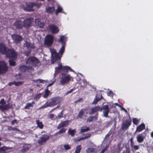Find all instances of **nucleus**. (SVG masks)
Wrapping results in <instances>:
<instances>
[{
    "label": "nucleus",
    "mask_w": 153,
    "mask_h": 153,
    "mask_svg": "<svg viewBox=\"0 0 153 153\" xmlns=\"http://www.w3.org/2000/svg\"><path fill=\"white\" fill-rule=\"evenodd\" d=\"M13 26L17 29H22L24 27V23L23 21L21 20H16L13 23Z\"/></svg>",
    "instance_id": "nucleus-10"
},
{
    "label": "nucleus",
    "mask_w": 153,
    "mask_h": 153,
    "mask_svg": "<svg viewBox=\"0 0 153 153\" xmlns=\"http://www.w3.org/2000/svg\"><path fill=\"white\" fill-rule=\"evenodd\" d=\"M65 36H62L60 37V39L59 40V42H61L62 45H65Z\"/></svg>",
    "instance_id": "nucleus-31"
},
{
    "label": "nucleus",
    "mask_w": 153,
    "mask_h": 153,
    "mask_svg": "<svg viewBox=\"0 0 153 153\" xmlns=\"http://www.w3.org/2000/svg\"><path fill=\"white\" fill-rule=\"evenodd\" d=\"M68 71H74L70 67L68 66H63L62 65V71L67 73Z\"/></svg>",
    "instance_id": "nucleus-22"
},
{
    "label": "nucleus",
    "mask_w": 153,
    "mask_h": 153,
    "mask_svg": "<svg viewBox=\"0 0 153 153\" xmlns=\"http://www.w3.org/2000/svg\"><path fill=\"white\" fill-rule=\"evenodd\" d=\"M35 5L33 3H30L26 8L25 10L27 11L30 12L33 10V7Z\"/></svg>",
    "instance_id": "nucleus-24"
},
{
    "label": "nucleus",
    "mask_w": 153,
    "mask_h": 153,
    "mask_svg": "<svg viewBox=\"0 0 153 153\" xmlns=\"http://www.w3.org/2000/svg\"><path fill=\"white\" fill-rule=\"evenodd\" d=\"M12 107V104L10 103H9L5 105H0V110L3 111L4 110H7L11 108Z\"/></svg>",
    "instance_id": "nucleus-16"
},
{
    "label": "nucleus",
    "mask_w": 153,
    "mask_h": 153,
    "mask_svg": "<svg viewBox=\"0 0 153 153\" xmlns=\"http://www.w3.org/2000/svg\"><path fill=\"white\" fill-rule=\"evenodd\" d=\"M22 147V149L21 150V152L22 153L27 152L30 148V147L27 144H25Z\"/></svg>",
    "instance_id": "nucleus-25"
},
{
    "label": "nucleus",
    "mask_w": 153,
    "mask_h": 153,
    "mask_svg": "<svg viewBox=\"0 0 153 153\" xmlns=\"http://www.w3.org/2000/svg\"><path fill=\"white\" fill-rule=\"evenodd\" d=\"M8 67L7 64L3 61H0V74L6 73L8 71Z\"/></svg>",
    "instance_id": "nucleus-5"
},
{
    "label": "nucleus",
    "mask_w": 153,
    "mask_h": 153,
    "mask_svg": "<svg viewBox=\"0 0 153 153\" xmlns=\"http://www.w3.org/2000/svg\"><path fill=\"white\" fill-rule=\"evenodd\" d=\"M101 100V99H97V98L96 97V96H95V98L93 101V104H96L97 103V102Z\"/></svg>",
    "instance_id": "nucleus-48"
},
{
    "label": "nucleus",
    "mask_w": 153,
    "mask_h": 153,
    "mask_svg": "<svg viewBox=\"0 0 153 153\" xmlns=\"http://www.w3.org/2000/svg\"><path fill=\"white\" fill-rule=\"evenodd\" d=\"M53 41V36L48 35L46 36L44 43L45 45L48 47L51 46Z\"/></svg>",
    "instance_id": "nucleus-6"
},
{
    "label": "nucleus",
    "mask_w": 153,
    "mask_h": 153,
    "mask_svg": "<svg viewBox=\"0 0 153 153\" xmlns=\"http://www.w3.org/2000/svg\"><path fill=\"white\" fill-rule=\"evenodd\" d=\"M64 147L66 150H68L71 149V146L69 145L66 144L64 145Z\"/></svg>",
    "instance_id": "nucleus-51"
},
{
    "label": "nucleus",
    "mask_w": 153,
    "mask_h": 153,
    "mask_svg": "<svg viewBox=\"0 0 153 153\" xmlns=\"http://www.w3.org/2000/svg\"><path fill=\"white\" fill-rule=\"evenodd\" d=\"M91 137V135L89 134H86L85 135L84 137H83V139H86Z\"/></svg>",
    "instance_id": "nucleus-53"
},
{
    "label": "nucleus",
    "mask_w": 153,
    "mask_h": 153,
    "mask_svg": "<svg viewBox=\"0 0 153 153\" xmlns=\"http://www.w3.org/2000/svg\"><path fill=\"white\" fill-rule=\"evenodd\" d=\"M58 63V66L55 68V73L57 74L60 73L61 71H62V65L60 63V59L59 60H57L56 62Z\"/></svg>",
    "instance_id": "nucleus-17"
},
{
    "label": "nucleus",
    "mask_w": 153,
    "mask_h": 153,
    "mask_svg": "<svg viewBox=\"0 0 153 153\" xmlns=\"http://www.w3.org/2000/svg\"><path fill=\"white\" fill-rule=\"evenodd\" d=\"M102 110V108L99 106H96L91 109V111L89 112V114H94L95 112L98 111H101Z\"/></svg>",
    "instance_id": "nucleus-18"
},
{
    "label": "nucleus",
    "mask_w": 153,
    "mask_h": 153,
    "mask_svg": "<svg viewBox=\"0 0 153 153\" xmlns=\"http://www.w3.org/2000/svg\"><path fill=\"white\" fill-rule=\"evenodd\" d=\"M14 83H15V81H14L13 82H9L8 83V85L9 86H11L13 85V84L14 85Z\"/></svg>",
    "instance_id": "nucleus-59"
},
{
    "label": "nucleus",
    "mask_w": 153,
    "mask_h": 153,
    "mask_svg": "<svg viewBox=\"0 0 153 153\" xmlns=\"http://www.w3.org/2000/svg\"><path fill=\"white\" fill-rule=\"evenodd\" d=\"M62 11V8L59 6H58L56 10L55 14L56 15H58V13H61Z\"/></svg>",
    "instance_id": "nucleus-35"
},
{
    "label": "nucleus",
    "mask_w": 153,
    "mask_h": 153,
    "mask_svg": "<svg viewBox=\"0 0 153 153\" xmlns=\"http://www.w3.org/2000/svg\"><path fill=\"white\" fill-rule=\"evenodd\" d=\"M96 97L97 98V99H99V98L100 99H101V100L102 99V94H97V95H96Z\"/></svg>",
    "instance_id": "nucleus-56"
},
{
    "label": "nucleus",
    "mask_w": 153,
    "mask_h": 153,
    "mask_svg": "<svg viewBox=\"0 0 153 153\" xmlns=\"http://www.w3.org/2000/svg\"><path fill=\"white\" fill-rule=\"evenodd\" d=\"M54 83V82H52L50 83H49L47 86V88L49 86H51L53 85V84Z\"/></svg>",
    "instance_id": "nucleus-61"
},
{
    "label": "nucleus",
    "mask_w": 153,
    "mask_h": 153,
    "mask_svg": "<svg viewBox=\"0 0 153 153\" xmlns=\"http://www.w3.org/2000/svg\"><path fill=\"white\" fill-rule=\"evenodd\" d=\"M19 71L22 72H25L26 71H33V69L30 66H27L25 65H22L20 66L19 68Z\"/></svg>",
    "instance_id": "nucleus-11"
},
{
    "label": "nucleus",
    "mask_w": 153,
    "mask_h": 153,
    "mask_svg": "<svg viewBox=\"0 0 153 153\" xmlns=\"http://www.w3.org/2000/svg\"><path fill=\"white\" fill-rule=\"evenodd\" d=\"M98 114L96 113L94 116H90L87 119V122L90 123L92 121H94L97 120L98 119Z\"/></svg>",
    "instance_id": "nucleus-20"
},
{
    "label": "nucleus",
    "mask_w": 153,
    "mask_h": 153,
    "mask_svg": "<svg viewBox=\"0 0 153 153\" xmlns=\"http://www.w3.org/2000/svg\"><path fill=\"white\" fill-rule=\"evenodd\" d=\"M131 120L128 119L126 121L123 122L122 126V128L123 130L127 129L131 125Z\"/></svg>",
    "instance_id": "nucleus-12"
},
{
    "label": "nucleus",
    "mask_w": 153,
    "mask_h": 153,
    "mask_svg": "<svg viewBox=\"0 0 153 153\" xmlns=\"http://www.w3.org/2000/svg\"><path fill=\"white\" fill-rule=\"evenodd\" d=\"M66 131V129L64 128H62L56 133V134H60L62 133H65Z\"/></svg>",
    "instance_id": "nucleus-40"
},
{
    "label": "nucleus",
    "mask_w": 153,
    "mask_h": 153,
    "mask_svg": "<svg viewBox=\"0 0 153 153\" xmlns=\"http://www.w3.org/2000/svg\"><path fill=\"white\" fill-rule=\"evenodd\" d=\"M84 114V111L82 109H81L79 112L77 117L80 119L82 118V116Z\"/></svg>",
    "instance_id": "nucleus-41"
},
{
    "label": "nucleus",
    "mask_w": 153,
    "mask_h": 153,
    "mask_svg": "<svg viewBox=\"0 0 153 153\" xmlns=\"http://www.w3.org/2000/svg\"><path fill=\"white\" fill-rule=\"evenodd\" d=\"M35 102L34 101H32L31 103H27L26 104V105L24 107L25 109H29L30 107H32L33 106V105L35 104Z\"/></svg>",
    "instance_id": "nucleus-30"
},
{
    "label": "nucleus",
    "mask_w": 153,
    "mask_h": 153,
    "mask_svg": "<svg viewBox=\"0 0 153 153\" xmlns=\"http://www.w3.org/2000/svg\"><path fill=\"white\" fill-rule=\"evenodd\" d=\"M130 146H131V147H132L134 145V143L133 141V138L132 137H131L130 140Z\"/></svg>",
    "instance_id": "nucleus-50"
},
{
    "label": "nucleus",
    "mask_w": 153,
    "mask_h": 153,
    "mask_svg": "<svg viewBox=\"0 0 153 153\" xmlns=\"http://www.w3.org/2000/svg\"><path fill=\"white\" fill-rule=\"evenodd\" d=\"M112 93H113V92L111 91H109L108 93V95L109 96H110V95Z\"/></svg>",
    "instance_id": "nucleus-64"
},
{
    "label": "nucleus",
    "mask_w": 153,
    "mask_h": 153,
    "mask_svg": "<svg viewBox=\"0 0 153 153\" xmlns=\"http://www.w3.org/2000/svg\"><path fill=\"white\" fill-rule=\"evenodd\" d=\"M10 65L11 66H15L16 65V62L13 60L10 59L9 61Z\"/></svg>",
    "instance_id": "nucleus-44"
},
{
    "label": "nucleus",
    "mask_w": 153,
    "mask_h": 153,
    "mask_svg": "<svg viewBox=\"0 0 153 153\" xmlns=\"http://www.w3.org/2000/svg\"><path fill=\"white\" fill-rule=\"evenodd\" d=\"M132 150L133 151L136 150H138L139 148V145H134L131 148Z\"/></svg>",
    "instance_id": "nucleus-47"
},
{
    "label": "nucleus",
    "mask_w": 153,
    "mask_h": 153,
    "mask_svg": "<svg viewBox=\"0 0 153 153\" xmlns=\"http://www.w3.org/2000/svg\"><path fill=\"white\" fill-rule=\"evenodd\" d=\"M101 100V99H97V98L96 97V96H95V98L93 101V104H96L97 103V102Z\"/></svg>",
    "instance_id": "nucleus-49"
},
{
    "label": "nucleus",
    "mask_w": 153,
    "mask_h": 153,
    "mask_svg": "<svg viewBox=\"0 0 153 153\" xmlns=\"http://www.w3.org/2000/svg\"><path fill=\"white\" fill-rule=\"evenodd\" d=\"M74 90V89H71L69 91H68L65 93V95H67L68 94H69L72 93V92H73V91Z\"/></svg>",
    "instance_id": "nucleus-57"
},
{
    "label": "nucleus",
    "mask_w": 153,
    "mask_h": 153,
    "mask_svg": "<svg viewBox=\"0 0 153 153\" xmlns=\"http://www.w3.org/2000/svg\"><path fill=\"white\" fill-rule=\"evenodd\" d=\"M76 129H73L72 130L71 128H69L68 130V133L69 134L71 135L72 137L76 133Z\"/></svg>",
    "instance_id": "nucleus-33"
},
{
    "label": "nucleus",
    "mask_w": 153,
    "mask_h": 153,
    "mask_svg": "<svg viewBox=\"0 0 153 153\" xmlns=\"http://www.w3.org/2000/svg\"><path fill=\"white\" fill-rule=\"evenodd\" d=\"M122 109L126 113H127L128 112L127 110L123 107H122Z\"/></svg>",
    "instance_id": "nucleus-62"
},
{
    "label": "nucleus",
    "mask_w": 153,
    "mask_h": 153,
    "mask_svg": "<svg viewBox=\"0 0 153 153\" xmlns=\"http://www.w3.org/2000/svg\"><path fill=\"white\" fill-rule=\"evenodd\" d=\"M11 37L13 40V42L16 44L19 43L23 40V38L22 36L16 34L12 35Z\"/></svg>",
    "instance_id": "nucleus-8"
},
{
    "label": "nucleus",
    "mask_w": 153,
    "mask_h": 153,
    "mask_svg": "<svg viewBox=\"0 0 153 153\" xmlns=\"http://www.w3.org/2000/svg\"><path fill=\"white\" fill-rule=\"evenodd\" d=\"M65 50V45H62L58 53H57L56 50L54 49L51 50L52 55L51 62L52 64H54L57 60H59L60 59L64 52Z\"/></svg>",
    "instance_id": "nucleus-2"
},
{
    "label": "nucleus",
    "mask_w": 153,
    "mask_h": 153,
    "mask_svg": "<svg viewBox=\"0 0 153 153\" xmlns=\"http://www.w3.org/2000/svg\"><path fill=\"white\" fill-rule=\"evenodd\" d=\"M89 130L88 127L86 126H84L81 128V132L83 133L88 131Z\"/></svg>",
    "instance_id": "nucleus-39"
},
{
    "label": "nucleus",
    "mask_w": 153,
    "mask_h": 153,
    "mask_svg": "<svg viewBox=\"0 0 153 153\" xmlns=\"http://www.w3.org/2000/svg\"><path fill=\"white\" fill-rule=\"evenodd\" d=\"M6 103V101H5L4 99H2L0 101V104L1 105H4Z\"/></svg>",
    "instance_id": "nucleus-52"
},
{
    "label": "nucleus",
    "mask_w": 153,
    "mask_h": 153,
    "mask_svg": "<svg viewBox=\"0 0 153 153\" xmlns=\"http://www.w3.org/2000/svg\"><path fill=\"white\" fill-rule=\"evenodd\" d=\"M39 62L38 59L37 58L33 56L32 64L33 65H36L39 63Z\"/></svg>",
    "instance_id": "nucleus-29"
},
{
    "label": "nucleus",
    "mask_w": 153,
    "mask_h": 153,
    "mask_svg": "<svg viewBox=\"0 0 153 153\" xmlns=\"http://www.w3.org/2000/svg\"><path fill=\"white\" fill-rule=\"evenodd\" d=\"M63 110H62L59 114H58V115L56 117V119L58 120L63 117Z\"/></svg>",
    "instance_id": "nucleus-36"
},
{
    "label": "nucleus",
    "mask_w": 153,
    "mask_h": 153,
    "mask_svg": "<svg viewBox=\"0 0 153 153\" xmlns=\"http://www.w3.org/2000/svg\"><path fill=\"white\" fill-rule=\"evenodd\" d=\"M62 101V98L59 97L52 98L48 100L46 102L40 107V108H45L48 107H52L60 103Z\"/></svg>",
    "instance_id": "nucleus-3"
},
{
    "label": "nucleus",
    "mask_w": 153,
    "mask_h": 153,
    "mask_svg": "<svg viewBox=\"0 0 153 153\" xmlns=\"http://www.w3.org/2000/svg\"><path fill=\"white\" fill-rule=\"evenodd\" d=\"M24 23V27L26 29H29L32 25L33 19L31 18H28L23 21Z\"/></svg>",
    "instance_id": "nucleus-7"
},
{
    "label": "nucleus",
    "mask_w": 153,
    "mask_h": 153,
    "mask_svg": "<svg viewBox=\"0 0 153 153\" xmlns=\"http://www.w3.org/2000/svg\"><path fill=\"white\" fill-rule=\"evenodd\" d=\"M145 128V125L143 123H142L137 127L136 131L139 132L144 130Z\"/></svg>",
    "instance_id": "nucleus-23"
},
{
    "label": "nucleus",
    "mask_w": 153,
    "mask_h": 153,
    "mask_svg": "<svg viewBox=\"0 0 153 153\" xmlns=\"http://www.w3.org/2000/svg\"><path fill=\"white\" fill-rule=\"evenodd\" d=\"M102 109L104 110L103 113L104 116L105 117H108V114L109 112V107L108 105H104L103 106Z\"/></svg>",
    "instance_id": "nucleus-19"
},
{
    "label": "nucleus",
    "mask_w": 153,
    "mask_h": 153,
    "mask_svg": "<svg viewBox=\"0 0 153 153\" xmlns=\"http://www.w3.org/2000/svg\"><path fill=\"white\" fill-rule=\"evenodd\" d=\"M111 135V133H108L105 136V138H106L107 137H109L110 135Z\"/></svg>",
    "instance_id": "nucleus-63"
},
{
    "label": "nucleus",
    "mask_w": 153,
    "mask_h": 153,
    "mask_svg": "<svg viewBox=\"0 0 153 153\" xmlns=\"http://www.w3.org/2000/svg\"><path fill=\"white\" fill-rule=\"evenodd\" d=\"M82 147L80 145L77 146L74 153H79Z\"/></svg>",
    "instance_id": "nucleus-37"
},
{
    "label": "nucleus",
    "mask_w": 153,
    "mask_h": 153,
    "mask_svg": "<svg viewBox=\"0 0 153 153\" xmlns=\"http://www.w3.org/2000/svg\"><path fill=\"white\" fill-rule=\"evenodd\" d=\"M36 122L37 125V127L39 128L40 129H42L44 127V125L41 121H40L39 120H37Z\"/></svg>",
    "instance_id": "nucleus-27"
},
{
    "label": "nucleus",
    "mask_w": 153,
    "mask_h": 153,
    "mask_svg": "<svg viewBox=\"0 0 153 153\" xmlns=\"http://www.w3.org/2000/svg\"><path fill=\"white\" fill-rule=\"evenodd\" d=\"M60 76V82L62 85H64L69 82L71 77L70 75H66L63 73L61 74Z\"/></svg>",
    "instance_id": "nucleus-4"
},
{
    "label": "nucleus",
    "mask_w": 153,
    "mask_h": 153,
    "mask_svg": "<svg viewBox=\"0 0 153 153\" xmlns=\"http://www.w3.org/2000/svg\"><path fill=\"white\" fill-rule=\"evenodd\" d=\"M54 117V115L53 114H51L49 115V117L50 118L52 119Z\"/></svg>",
    "instance_id": "nucleus-60"
},
{
    "label": "nucleus",
    "mask_w": 153,
    "mask_h": 153,
    "mask_svg": "<svg viewBox=\"0 0 153 153\" xmlns=\"http://www.w3.org/2000/svg\"><path fill=\"white\" fill-rule=\"evenodd\" d=\"M24 83V82L23 81H19L17 82H16L15 81L14 85L16 86H19L21 85L22 84Z\"/></svg>",
    "instance_id": "nucleus-46"
},
{
    "label": "nucleus",
    "mask_w": 153,
    "mask_h": 153,
    "mask_svg": "<svg viewBox=\"0 0 153 153\" xmlns=\"http://www.w3.org/2000/svg\"><path fill=\"white\" fill-rule=\"evenodd\" d=\"M42 96V94L39 93L36 94L34 97V99L35 100L37 101Z\"/></svg>",
    "instance_id": "nucleus-43"
},
{
    "label": "nucleus",
    "mask_w": 153,
    "mask_h": 153,
    "mask_svg": "<svg viewBox=\"0 0 153 153\" xmlns=\"http://www.w3.org/2000/svg\"><path fill=\"white\" fill-rule=\"evenodd\" d=\"M83 140V137H77L75 139V142H79L80 141Z\"/></svg>",
    "instance_id": "nucleus-55"
},
{
    "label": "nucleus",
    "mask_w": 153,
    "mask_h": 153,
    "mask_svg": "<svg viewBox=\"0 0 153 153\" xmlns=\"http://www.w3.org/2000/svg\"><path fill=\"white\" fill-rule=\"evenodd\" d=\"M50 31L53 34H56L59 32V29L56 25L51 24L49 25L48 27Z\"/></svg>",
    "instance_id": "nucleus-9"
},
{
    "label": "nucleus",
    "mask_w": 153,
    "mask_h": 153,
    "mask_svg": "<svg viewBox=\"0 0 153 153\" xmlns=\"http://www.w3.org/2000/svg\"><path fill=\"white\" fill-rule=\"evenodd\" d=\"M36 24L40 28H43L44 25V23L41 22L38 19H36L35 21Z\"/></svg>",
    "instance_id": "nucleus-26"
},
{
    "label": "nucleus",
    "mask_w": 153,
    "mask_h": 153,
    "mask_svg": "<svg viewBox=\"0 0 153 153\" xmlns=\"http://www.w3.org/2000/svg\"><path fill=\"white\" fill-rule=\"evenodd\" d=\"M8 129L10 131H16L19 132L20 131V130L19 129L16 128H13L11 126H9L8 127Z\"/></svg>",
    "instance_id": "nucleus-42"
},
{
    "label": "nucleus",
    "mask_w": 153,
    "mask_h": 153,
    "mask_svg": "<svg viewBox=\"0 0 153 153\" xmlns=\"http://www.w3.org/2000/svg\"><path fill=\"white\" fill-rule=\"evenodd\" d=\"M9 149V147L5 146H3L0 147V153H5V151Z\"/></svg>",
    "instance_id": "nucleus-32"
},
{
    "label": "nucleus",
    "mask_w": 153,
    "mask_h": 153,
    "mask_svg": "<svg viewBox=\"0 0 153 153\" xmlns=\"http://www.w3.org/2000/svg\"><path fill=\"white\" fill-rule=\"evenodd\" d=\"M143 133L139 134L137 137V140L139 143H141L143 142L145 137L143 135Z\"/></svg>",
    "instance_id": "nucleus-21"
},
{
    "label": "nucleus",
    "mask_w": 153,
    "mask_h": 153,
    "mask_svg": "<svg viewBox=\"0 0 153 153\" xmlns=\"http://www.w3.org/2000/svg\"><path fill=\"white\" fill-rule=\"evenodd\" d=\"M70 121V120H66L61 122L57 127V129H59L62 128L66 127L68 126Z\"/></svg>",
    "instance_id": "nucleus-15"
},
{
    "label": "nucleus",
    "mask_w": 153,
    "mask_h": 153,
    "mask_svg": "<svg viewBox=\"0 0 153 153\" xmlns=\"http://www.w3.org/2000/svg\"><path fill=\"white\" fill-rule=\"evenodd\" d=\"M24 46L27 48L28 50V53H31L32 49H33L35 48V47L33 45L31 44L30 42L26 41L25 43L24 44Z\"/></svg>",
    "instance_id": "nucleus-14"
},
{
    "label": "nucleus",
    "mask_w": 153,
    "mask_h": 153,
    "mask_svg": "<svg viewBox=\"0 0 153 153\" xmlns=\"http://www.w3.org/2000/svg\"><path fill=\"white\" fill-rule=\"evenodd\" d=\"M49 137L50 136L48 135H42L38 140V143L39 144H42L46 142L49 138Z\"/></svg>",
    "instance_id": "nucleus-13"
},
{
    "label": "nucleus",
    "mask_w": 153,
    "mask_h": 153,
    "mask_svg": "<svg viewBox=\"0 0 153 153\" xmlns=\"http://www.w3.org/2000/svg\"><path fill=\"white\" fill-rule=\"evenodd\" d=\"M0 53L5 55L7 58L16 59L17 54L13 49H9L5 44L2 43L0 44Z\"/></svg>",
    "instance_id": "nucleus-1"
},
{
    "label": "nucleus",
    "mask_w": 153,
    "mask_h": 153,
    "mask_svg": "<svg viewBox=\"0 0 153 153\" xmlns=\"http://www.w3.org/2000/svg\"><path fill=\"white\" fill-rule=\"evenodd\" d=\"M133 122L134 124L137 125L139 123V120L136 118H133Z\"/></svg>",
    "instance_id": "nucleus-45"
},
{
    "label": "nucleus",
    "mask_w": 153,
    "mask_h": 153,
    "mask_svg": "<svg viewBox=\"0 0 153 153\" xmlns=\"http://www.w3.org/2000/svg\"><path fill=\"white\" fill-rule=\"evenodd\" d=\"M55 10V8L54 7H48L46 9V12L48 13H51L53 12Z\"/></svg>",
    "instance_id": "nucleus-28"
},
{
    "label": "nucleus",
    "mask_w": 153,
    "mask_h": 153,
    "mask_svg": "<svg viewBox=\"0 0 153 153\" xmlns=\"http://www.w3.org/2000/svg\"><path fill=\"white\" fill-rule=\"evenodd\" d=\"M11 123L12 125H14L15 123L17 124L18 123V122L16 120L14 119L12 121Z\"/></svg>",
    "instance_id": "nucleus-58"
},
{
    "label": "nucleus",
    "mask_w": 153,
    "mask_h": 153,
    "mask_svg": "<svg viewBox=\"0 0 153 153\" xmlns=\"http://www.w3.org/2000/svg\"><path fill=\"white\" fill-rule=\"evenodd\" d=\"M50 93V91L48 90V88L45 91V92L43 95V97L45 98H47L49 95Z\"/></svg>",
    "instance_id": "nucleus-34"
},
{
    "label": "nucleus",
    "mask_w": 153,
    "mask_h": 153,
    "mask_svg": "<svg viewBox=\"0 0 153 153\" xmlns=\"http://www.w3.org/2000/svg\"><path fill=\"white\" fill-rule=\"evenodd\" d=\"M33 56H30L27 58L25 61L26 64H31Z\"/></svg>",
    "instance_id": "nucleus-38"
},
{
    "label": "nucleus",
    "mask_w": 153,
    "mask_h": 153,
    "mask_svg": "<svg viewBox=\"0 0 153 153\" xmlns=\"http://www.w3.org/2000/svg\"><path fill=\"white\" fill-rule=\"evenodd\" d=\"M88 150L90 152V153H92L94 152L95 149L92 148H88Z\"/></svg>",
    "instance_id": "nucleus-54"
}]
</instances>
